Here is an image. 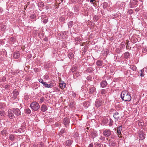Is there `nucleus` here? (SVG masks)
<instances>
[{"label": "nucleus", "mask_w": 147, "mask_h": 147, "mask_svg": "<svg viewBox=\"0 0 147 147\" xmlns=\"http://www.w3.org/2000/svg\"><path fill=\"white\" fill-rule=\"evenodd\" d=\"M121 98L123 100L129 101L131 100V97L128 92L126 91H123L121 95Z\"/></svg>", "instance_id": "1"}, {"label": "nucleus", "mask_w": 147, "mask_h": 147, "mask_svg": "<svg viewBox=\"0 0 147 147\" xmlns=\"http://www.w3.org/2000/svg\"><path fill=\"white\" fill-rule=\"evenodd\" d=\"M73 23V22L72 21H71L69 22L68 24V27L69 28L71 27L72 26Z\"/></svg>", "instance_id": "20"}, {"label": "nucleus", "mask_w": 147, "mask_h": 147, "mask_svg": "<svg viewBox=\"0 0 147 147\" xmlns=\"http://www.w3.org/2000/svg\"><path fill=\"white\" fill-rule=\"evenodd\" d=\"M74 54L71 53H69L68 54V57L69 58H72L74 57Z\"/></svg>", "instance_id": "19"}, {"label": "nucleus", "mask_w": 147, "mask_h": 147, "mask_svg": "<svg viewBox=\"0 0 147 147\" xmlns=\"http://www.w3.org/2000/svg\"><path fill=\"white\" fill-rule=\"evenodd\" d=\"M107 6V3H104V5H103V7L104 8H106V7Z\"/></svg>", "instance_id": "28"}, {"label": "nucleus", "mask_w": 147, "mask_h": 147, "mask_svg": "<svg viewBox=\"0 0 147 147\" xmlns=\"http://www.w3.org/2000/svg\"><path fill=\"white\" fill-rule=\"evenodd\" d=\"M6 131L5 130H4L3 131H1V134L2 135H3V136L4 135H5L6 134Z\"/></svg>", "instance_id": "26"}, {"label": "nucleus", "mask_w": 147, "mask_h": 147, "mask_svg": "<svg viewBox=\"0 0 147 147\" xmlns=\"http://www.w3.org/2000/svg\"><path fill=\"white\" fill-rule=\"evenodd\" d=\"M65 130L64 129H62L61 130V133H64L65 132Z\"/></svg>", "instance_id": "31"}, {"label": "nucleus", "mask_w": 147, "mask_h": 147, "mask_svg": "<svg viewBox=\"0 0 147 147\" xmlns=\"http://www.w3.org/2000/svg\"><path fill=\"white\" fill-rule=\"evenodd\" d=\"M132 11L131 10H130L129 11V13H132Z\"/></svg>", "instance_id": "38"}, {"label": "nucleus", "mask_w": 147, "mask_h": 147, "mask_svg": "<svg viewBox=\"0 0 147 147\" xmlns=\"http://www.w3.org/2000/svg\"><path fill=\"white\" fill-rule=\"evenodd\" d=\"M47 109V107L45 105H42L41 107V110L43 112L45 111Z\"/></svg>", "instance_id": "12"}, {"label": "nucleus", "mask_w": 147, "mask_h": 147, "mask_svg": "<svg viewBox=\"0 0 147 147\" xmlns=\"http://www.w3.org/2000/svg\"><path fill=\"white\" fill-rule=\"evenodd\" d=\"M137 0H131V6L132 7L134 6V5L136 4Z\"/></svg>", "instance_id": "16"}, {"label": "nucleus", "mask_w": 147, "mask_h": 147, "mask_svg": "<svg viewBox=\"0 0 147 147\" xmlns=\"http://www.w3.org/2000/svg\"><path fill=\"white\" fill-rule=\"evenodd\" d=\"M93 145L92 144H90V146H89L90 147H93Z\"/></svg>", "instance_id": "35"}, {"label": "nucleus", "mask_w": 147, "mask_h": 147, "mask_svg": "<svg viewBox=\"0 0 147 147\" xmlns=\"http://www.w3.org/2000/svg\"><path fill=\"white\" fill-rule=\"evenodd\" d=\"M26 112L27 113L30 114L31 112V111L29 109H26Z\"/></svg>", "instance_id": "24"}, {"label": "nucleus", "mask_w": 147, "mask_h": 147, "mask_svg": "<svg viewBox=\"0 0 147 147\" xmlns=\"http://www.w3.org/2000/svg\"><path fill=\"white\" fill-rule=\"evenodd\" d=\"M119 114L118 113H115L113 115V117L115 118L116 121H118L119 118Z\"/></svg>", "instance_id": "10"}, {"label": "nucleus", "mask_w": 147, "mask_h": 147, "mask_svg": "<svg viewBox=\"0 0 147 147\" xmlns=\"http://www.w3.org/2000/svg\"><path fill=\"white\" fill-rule=\"evenodd\" d=\"M16 92H16V95H17L18 94V92L17 91H16Z\"/></svg>", "instance_id": "41"}, {"label": "nucleus", "mask_w": 147, "mask_h": 147, "mask_svg": "<svg viewBox=\"0 0 147 147\" xmlns=\"http://www.w3.org/2000/svg\"><path fill=\"white\" fill-rule=\"evenodd\" d=\"M103 133L105 136L108 137L111 135V132L109 130H106L103 131Z\"/></svg>", "instance_id": "4"}, {"label": "nucleus", "mask_w": 147, "mask_h": 147, "mask_svg": "<svg viewBox=\"0 0 147 147\" xmlns=\"http://www.w3.org/2000/svg\"><path fill=\"white\" fill-rule=\"evenodd\" d=\"M8 115L10 119H12L14 117V115L12 112V111L11 110H9L8 111Z\"/></svg>", "instance_id": "6"}, {"label": "nucleus", "mask_w": 147, "mask_h": 147, "mask_svg": "<svg viewBox=\"0 0 147 147\" xmlns=\"http://www.w3.org/2000/svg\"><path fill=\"white\" fill-rule=\"evenodd\" d=\"M64 124L66 125L69 123V122L68 120L67 119H65L64 120Z\"/></svg>", "instance_id": "17"}, {"label": "nucleus", "mask_w": 147, "mask_h": 147, "mask_svg": "<svg viewBox=\"0 0 147 147\" xmlns=\"http://www.w3.org/2000/svg\"><path fill=\"white\" fill-rule=\"evenodd\" d=\"M139 137L141 140H143L145 138V135L142 131H140Z\"/></svg>", "instance_id": "3"}, {"label": "nucleus", "mask_w": 147, "mask_h": 147, "mask_svg": "<svg viewBox=\"0 0 147 147\" xmlns=\"http://www.w3.org/2000/svg\"><path fill=\"white\" fill-rule=\"evenodd\" d=\"M1 28L2 30H4L6 28L5 26H2Z\"/></svg>", "instance_id": "29"}, {"label": "nucleus", "mask_w": 147, "mask_h": 147, "mask_svg": "<svg viewBox=\"0 0 147 147\" xmlns=\"http://www.w3.org/2000/svg\"><path fill=\"white\" fill-rule=\"evenodd\" d=\"M13 113L17 115H19L20 114V111L18 109H13Z\"/></svg>", "instance_id": "5"}, {"label": "nucleus", "mask_w": 147, "mask_h": 147, "mask_svg": "<svg viewBox=\"0 0 147 147\" xmlns=\"http://www.w3.org/2000/svg\"><path fill=\"white\" fill-rule=\"evenodd\" d=\"M134 68V70H136V67L134 66V67H133Z\"/></svg>", "instance_id": "39"}, {"label": "nucleus", "mask_w": 147, "mask_h": 147, "mask_svg": "<svg viewBox=\"0 0 147 147\" xmlns=\"http://www.w3.org/2000/svg\"><path fill=\"white\" fill-rule=\"evenodd\" d=\"M97 65L98 66H101L102 65V62L101 61L98 60L96 62Z\"/></svg>", "instance_id": "18"}, {"label": "nucleus", "mask_w": 147, "mask_h": 147, "mask_svg": "<svg viewBox=\"0 0 147 147\" xmlns=\"http://www.w3.org/2000/svg\"><path fill=\"white\" fill-rule=\"evenodd\" d=\"M44 100V99L43 98H41L40 99V102H42Z\"/></svg>", "instance_id": "32"}, {"label": "nucleus", "mask_w": 147, "mask_h": 147, "mask_svg": "<svg viewBox=\"0 0 147 147\" xmlns=\"http://www.w3.org/2000/svg\"><path fill=\"white\" fill-rule=\"evenodd\" d=\"M20 56V54L18 51L15 52L13 54V57L14 58L17 59Z\"/></svg>", "instance_id": "8"}, {"label": "nucleus", "mask_w": 147, "mask_h": 147, "mask_svg": "<svg viewBox=\"0 0 147 147\" xmlns=\"http://www.w3.org/2000/svg\"><path fill=\"white\" fill-rule=\"evenodd\" d=\"M107 83L105 81H103L101 83V86L102 87H105L107 85Z\"/></svg>", "instance_id": "13"}, {"label": "nucleus", "mask_w": 147, "mask_h": 147, "mask_svg": "<svg viewBox=\"0 0 147 147\" xmlns=\"http://www.w3.org/2000/svg\"><path fill=\"white\" fill-rule=\"evenodd\" d=\"M124 55L126 58H127L129 56V54L128 53H126L124 54Z\"/></svg>", "instance_id": "23"}, {"label": "nucleus", "mask_w": 147, "mask_h": 147, "mask_svg": "<svg viewBox=\"0 0 147 147\" xmlns=\"http://www.w3.org/2000/svg\"><path fill=\"white\" fill-rule=\"evenodd\" d=\"M140 76H143V73H141L140 74Z\"/></svg>", "instance_id": "36"}, {"label": "nucleus", "mask_w": 147, "mask_h": 147, "mask_svg": "<svg viewBox=\"0 0 147 147\" xmlns=\"http://www.w3.org/2000/svg\"><path fill=\"white\" fill-rule=\"evenodd\" d=\"M102 102L101 100H97L95 102V106L96 107H99L102 104Z\"/></svg>", "instance_id": "7"}, {"label": "nucleus", "mask_w": 147, "mask_h": 147, "mask_svg": "<svg viewBox=\"0 0 147 147\" xmlns=\"http://www.w3.org/2000/svg\"><path fill=\"white\" fill-rule=\"evenodd\" d=\"M105 90H102L101 91V93L102 94H105Z\"/></svg>", "instance_id": "33"}, {"label": "nucleus", "mask_w": 147, "mask_h": 147, "mask_svg": "<svg viewBox=\"0 0 147 147\" xmlns=\"http://www.w3.org/2000/svg\"><path fill=\"white\" fill-rule=\"evenodd\" d=\"M66 142L67 144L68 145H70L72 143L71 141L70 140H67L66 141Z\"/></svg>", "instance_id": "22"}, {"label": "nucleus", "mask_w": 147, "mask_h": 147, "mask_svg": "<svg viewBox=\"0 0 147 147\" xmlns=\"http://www.w3.org/2000/svg\"><path fill=\"white\" fill-rule=\"evenodd\" d=\"M136 10H137V11H138V10L137 9V8L136 9Z\"/></svg>", "instance_id": "42"}, {"label": "nucleus", "mask_w": 147, "mask_h": 147, "mask_svg": "<svg viewBox=\"0 0 147 147\" xmlns=\"http://www.w3.org/2000/svg\"><path fill=\"white\" fill-rule=\"evenodd\" d=\"M59 86L61 89H63L65 86V84L63 82H59Z\"/></svg>", "instance_id": "9"}, {"label": "nucleus", "mask_w": 147, "mask_h": 147, "mask_svg": "<svg viewBox=\"0 0 147 147\" xmlns=\"http://www.w3.org/2000/svg\"><path fill=\"white\" fill-rule=\"evenodd\" d=\"M47 21H48V20L47 19H45L43 21V22L44 23H47Z\"/></svg>", "instance_id": "30"}, {"label": "nucleus", "mask_w": 147, "mask_h": 147, "mask_svg": "<svg viewBox=\"0 0 147 147\" xmlns=\"http://www.w3.org/2000/svg\"><path fill=\"white\" fill-rule=\"evenodd\" d=\"M9 138L10 140H12L14 138V136L13 135H11L10 136Z\"/></svg>", "instance_id": "21"}, {"label": "nucleus", "mask_w": 147, "mask_h": 147, "mask_svg": "<svg viewBox=\"0 0 147 147\" xmlns=\"http://www.w3.org/2000/svg\"><path fill=\"white\" fill-rule=\"evenodd\" d=\"M44 85L46 88H51L53 86L51 84H48L46 82H45Z\"/></svg>", "instance_id": "15"}, {"label": "nucleus", "mask_w": 147, "mask_h": 147, "mask_svg": "<svg viewBox=\"0 0 147 147\" xmlns=\"http://www.w3.org/2000/svg\"><path fill=\"white\" fill-rule=\"evenodd\" d=\"M140 71H141V73H143V71H144L143 70V69H142V70H141Z\"/></svg>", "instance_id": "40"}, {"label": "nucleus", "mask_w": 147, "mask_h": 147, "mask_svg": "<svg viewBox=\"0 0 147 147\" xmlns=\"http://www.w3.org/2000/svg\"><path fill=\"white\" fill-rule=\"evenodd\" d=\"M95 88L94 87H92L90 88L89 89L88 92L90 94L93 93L95 91Z\"/></svg>", "instance_id": "11"}, {"label": "nucleus", "mask_w": 147, "mask_h": 147, "mask_svg": "<svg viewBox=\"0 0 147 147\" xmlns=\"http://www.w3.org/2000/svg\"><path fill=\"white\" fill-rule=\"evenodd\" d=\"M5 111H1V115H5Z\"/></svg>", "instance_id": "27"}, {"label": "nucleus", "mask_w": 147, "mask_h": 147, "mask_svg": "<svg viewBox=\"0 0 147 147\" xmlns=\"http://www.w3.org/2000/svg\"><path fill=\"white\" fill-rule=\"evenodd\" d=\"M39 82H41L44 85L45 82H44L43 81V80L42 79H39Z\"/></svg>", "instance_id": "25"}, {"label": "nucleus", "mask_w": 147, "mask_h": 147, "mask_svg": "<svg viewBox=\"0 0 147 147\" xmlns=\"http://www.w3.org/2000/svg\"><path fill=\"white\" fill-rule=\"evenodd\" d=\"M30 107L33 110L35 111L38 110L40 107L38 104L36 102L32 103L30 105Z\"/></svg>", "instance_id": "2"}, {"label": "nucleus", "mask_w": 147, "mask_h": 147, "mask_svg": "<svg viewBox=\"0 0 147 147\" xmlns=\"http://www.w3.org/2000/svg\"><path fill=\"white\" fill-rule=\"evenodd\" d=\"M90 1L91 2H93L94 1V0H90Z\"/></svg>", "instance_id": "37"}, {"label": "nucleus", "mask_w": 147, "mask_h": 147, "mask_svg": "<svg viewBox=\"0 0 147 147\" xmlns=\"http://www.w3.org/2000/svg\"><path fill=\"white\" fill-rule=\"evenodd\" d=\"M140 123H141V125H144V123H142V122H141V123H139V125H140Z\"/></svg>", "instance_id": "34"}, {"label": "nucleus", "mask_w": 147, "mask_h": 147, "mask_svg": "<svg viewBox=\"0 0 147 147\" xmlns=\"http://www.w3.org/2000/svg\"><path fill=\"white\" fill-rule=\"evenodd\" d=\"M122 130V128L121 126H119V127L117 129V132L118 134L119 135H120L121 134V131Z\"/></svg>", "instance_id": "14"}]
</instances>
